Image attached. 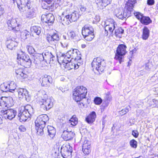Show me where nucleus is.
I'll return each instance as SVG.
<instances>
[{"instance_id": "nucleus-1", "label": "nucleus", "mask_w": 158, "mask_h": 158, "mask_svg": "<svg viewBox=\"0 0 158 158\" xmlns=\"http://www.w3.org/2000/svg\"><path fill=\"white\" fill-rule=\"evenodd\" d=\"M49 120V118L46 114H42L39 116L35 120V123L37 134L40 135L44 133L46 123Z\"/></svg>"}, {"instance_id": "nucleus-2", "label": "nucleus", "mask_w": 158, "mask_h": 158, "mask_svg": "<svg viewBox=\"0 0 158 158\" xmlns=\"http://www.w3.org/2000/svg\"><path fill=\"white\" fill-rule=\"evenodd\" d=\"M87 93L86 89L82 86L77 87L73 92V98L76 102H79L80 107L84 106L83 103L80 102L85 97Z\"/></svg>"}, {"instance_id": "nucleus-3", "label": "nucleus", "mask_w": 158, "mask_h": 158, "mask_svg": "<svg viewBox=\"0 0 158 158\" xmlns=\"http://www.w3.org/2000/svg\"><path fill=\"white\" fill-rule=\"evenodd\" d=\"M23 109H21L19 111L18 115L21 122L26 121L34 113L33 109L31 105H28L23 107Z\"/></svg>"}, {"instance_id": "nucleus-4", "label": "nucleus", "mask_w": 158, "mask_h": 158, "mask_svg": "<svg viewBox=\"0 0 158 158\" xmlns=\"http://www.w3.org/2000/svg\"><path fill=\"white\" fill-rule=\"evenodd\" d=\"M91 65L93 69H95L99 72H102L105 69L106 63L104 60L97 57L94 59Z\"/></svg>"}, {"instance_id": "nucleus-5", "label": "nucleus", "mask_w": 158, "mask_h": 158, "mask_svg": "<svg viewBox=\"0 0 158 158\" xmlns=\"http://www.w3.org/2000/svg\"><path fill=\"white\" fill-rule=\"evenodd\" d=\"M126 48L127 46L125 45L120 44L118 45L117 48L114 58L118 60L120 64H121L123 57L127 52Z\"/></svg>"}, {"instance_id": "nucleus-6", "label": "nucleus", "mask_w": 158, "mask_h": 158, "mask_svg": "<svg viewBox=\"0 0 158 158\" xmlns=\"http://www.w3.org/2000/svg\"><path fill=\"white\" fill-rule=\"evenodd\" d=\"M40 61L44 60L47 63H52L56 57L51 52L45 51L42 54H38Z\"/></svg>"}, {"instance_id": "nucleus-7", "label": "nucleus", "mask_w": 158, "mask_h": 158, "mask_svg": "<svg viewBox=\"0 0 158 158\" xmlns=\"http://www.w3.org/2000/svg\"><path fill=\"white\" fill-rule=\"evenodd\" d=\"M72 151V148L69 145H63L61 147L60 153L64 158H71Z\"/></svg>"}, {"instance_id": "nucleus-8", "label": "nucleus", "mask_w": 158, "mask_h": 158, "mask_svg": "<svg viewBox=\"0 0 158 158\" xmlns=\"http://www.w3.org/2000/svg\"><path fill=\"white\" fill-rule=\"evenodd\" d=\"M46 39L47 41L52 45L56 46L59 43L60 37L59 35L54 33L52 35L48 34Z\"/></svg>"}, {"instance_id": "nucleus-9", "label": "nucleus", "mask_w": 158, "mask_h": 158, "mask_svg": "<svg viewBox=\"0 0 158 158\" xmlns=\"http://www.w3.org/2000/svg\"><path fill=\"white\" fill-rule=\"evenodd\" d=\"M1 113L5 118H7L11 120L15 117L17 112L13 109H8L5 110H2Z\"/></svg>"}, {"instance_id": "nucleus-10", "label": "nucleus", "mask_w": 158, "mask_h": 158, "mask_svg": "<svg viewBox=\"0 0 158 158\" xmlns=\"http://www.w3.org/2000/svg\"><path fill=\"white\" fill-rule=\"evenodd\" d=\"M115 15L117 17L121 19L127 18L131 16V13L127 10L125 11L122 9H116L115 11Z\"/></svg>"}, {"instance_id": "nucleus-11", "label": "nucleus", "mask_w": 158, "mask_h": 158, "mask_svg": "<svg viewBox=\"0 0 158 158\" xmlns=\"http://www.w3.org/2000/svg\"><path fill=\"white\" fill-rule=\"evenodd\" d=\"M40 103L41 107L44 110H47L51 108L53 106V99L50 98L44 100L43 99Z\"/></svg>"}, {"instance_id": "nucleus-12", "label": "nucleus", "mask_w": 158, "mask_h": 158, "mask_svg": "<svg viewBox=\"0 0 158 158\" xmlns=\"http://www.w3.org/2000/svg\"><path fill=\"white\" fill-rule=\"evenodd\" d=\"M7 24L9 29L10 30H13L15 31H19V27L20 25L17 23V21L16 19H12L8 20Z\"/></svg>"}, {"instance_id": "nucleus-13", "label": "nucleus", "mask_w": 158, "mask_h": 158, "mask_svg": "<svg viewBox=\"0 0 158 158\" xmlns=\"http://www.w3.org/2000/svg\"><path fill=\"white\" fill-rule=\"evenodd\" d=\"M19 96L20 98H24L27 102H29L31 99L30 95L28 94L26 89L19 88L18 89Z\"/></svg>"}, {"instance_id": "nucleus-14", "label": "nucleus", "mask_w": 158, "mask_h": 158, "mask_svg": "<svg viewBox=\"0 0 158 158\" xmlns=\"http://www.w3.org/2000/svg\"><path fill=\"white\" fill-rule=\"evenodd\" d=\"M54 17L52 14L49 13L43 14L41 16V20L44 22L48 24L49 25L52 24L54 21Z\"/></svg>"}, {"instance_id": "nucleus-15", "label": "nucleus", "mask_w": 158, "mask_h": 158, "mask_svg": "<svg viewBox=\"0 0 158 158\" xmlns=\"http://www.w3.org/2000/svg\"><path fill=\"white\" fill-rule=\"evenodd\" d=\"M67 10L63 12L61 16L60 17V22L62 23L64 25H68L70 23H71L70 20V17L69 14L67 13Z\"/></svg>"}, {"instance_id": "nucleus-16", "label": "nucleus", "mask_w": 158, "mask_h": 158, "mask_svg": "<svg viewBox=\"0 0 158 158\" xmlns=\"http://www.w3.org/2000/svg\"><path fill=\"white\" fill-rule=\"evenodd\" d=\"M77 52L79 53V51L77 49H72L66 53L67 57H68V61H71L77 56Z\"/></svg>"}, {"instance_id": "nucleus-17", "label": "nucleus", "mask_w": 158, "mask_h": 158, "mask_svg": "<svg viewBox=\"0 0 158 158\" xmlns=\"http://www.w3.org/2000/svg\"><path fill=\"white\" fill-rule=\"evenodd\" d=\"M75 134L71 131H64L61 135L62 138L65 141L69 140L72 139Z\"/></svg>"}, {"instance_id": "nucleus-18", "label": "nucleus", "mask_w": 158, "mask_h": 158, "mask_svg": "<svg viewBox=\"0 0 158 158\" xmlns=\"http://www.w3.org/2000/svg\"><path fill=\"white\" fill-rule=\"evenodd\" d=\"M57 58L58 62L59 63L65 64L68 61V57H67L66 53L64 54L60 52L58 54H57Z\"/></svg>"}, {"instance_id": "nucleus-19", "label": "nucleus", "mask_w": 158, "mask_h": 158, "mask_svg": "<svg viewBox=\"0 0 158 158\" xmlns=\"http://www.w3.org/2000/svg\"><path fill=\"white\" fill-rule=\"evenodd\" d=\"M111 1V0H96V3L100 9H102L110 4Z\"/></svg>"}, {"instance_id": "nucleus-20", "label": "nucleus", "mask_w": 158, "mask_h": 158, "mask_svg": "<svg viewBox=\"0 0 158 158\" xmlns=\"http://www.w3.org/2000/svg\"><path fill=\"white\" fill-rule=\"evenodd\" d=\"M18 64L27 68L29 67L31 64L32 61L30 59L29 56V58H26L25 59H21L18 61Z\"/></svg>"}, {"instance_id": "nucleus-21", "label": "nucleus", "mask_w": 158, "mask_h": 158, "mask_svg": "<svg viewBox=\"0 0 158 158\" xmlns=\"http://www.w3.org/2000/svg\"><path fill=\"white\" fill-rule=\"evenodd\" d=\"M136 0H128L125 4V8L131 12L133 10L134 4Z\"/></svg>"}, {"instance_id": "nucleus-22", "label": "nucleus", "mask_w": 158, "mask_h": 158, "mask_svg": "<svg viewBox=\"0 0 158 158\" xmlns=\"http://www.w3.org/2000/svg\"><path fill=\"white\" fill-rule=\"evenodd\" d=\"M16 4H17V6L20 11H21L22 10V8L20 7V4L24 5H26V7L30 8V2L29 0H15Z\"/></svg>"}, {"instance_id": "nucleus-23", "label": "nucleus", "mask_w": 158, "mask_h": 158, "mask_svg": "<svg viewBox=\"0 0 158 158\" xmlns=\"http://www.w3.org/2000/svg\"><path fill=\"white\" fill-rule=\"evenodd\" d=\"M89 141H85L82 146V151L85 155H88L90 152V145Z\"/></svg>"}, {"instance_id": "nucleus-24", "label": "nucleus", "mask_w": 158, "mask_h": 158, "mask_svg": "<svg viewBox=\"0 0 158 158\" xmlns=\"http://www.w3.org/2000/svg\"><path fill=\"white\" fill-rule=\"evenodd\" d=\"M141 37L143 40H147L149 36L150 30L146 26H144L142 30Z\"/></svg>"}, {"instance_id": "nucleus-25", "label": "nucleus", "mask_w": 158, "mask_h": 158, "mask_svg": "<svg viewBox=\"0 0 158 158\" xmlns=\"http://www.w3.org/2000/svg\"><path fill=\"white\" fill-rule=\"evenodd\" d=\"M96 117V113L92 111L85 119V121L89 124H92L95 121Z\"/></svg>"}, {"instance_id": "nucleus-26", "label": "nucleus", "mask_w": 158, "mask_h": 158, "mask_svg": "<svg viewBox=\"0 0 158 158\" xmlns=\"http://www.w3.org/2000/svg\"><path fill=\"white\" fill-rule=\"evenodd\" d=\"M42 85L44 86H48L50 84L52 83V78L50 76H44L42 79Z\"/></svg>"}, {"instance_id": "nucleus-27", "label": "nucleus", "mask_w": 158, "mask_h": 158, "mask_svg": "<svg viewBox=\"0 0 158 158\" xmlns=\"http://www.w3.org/2000/svg\"><path fill=\"white\" fill-rule=\"evenodd\" d=\"M117 24L116 23L114 22L113 23H111L109 25H107L105 27V31L108 33V31L109 30L111 34L113 33L114 30L116 28Z\"/></svg>"}, {"instance_id": "nucleus-28", "label": "nucleus", "mask_w": 158, "mask_h": 158, "mask_svg": "<svg viewBox=\"0 0 158 158\" xmlns=\"http://www.w3.org/2000/svg\"><path fill=\"white\" fill-rule=\"evenodd\" d=\"M63 65L65 68L69 70L73 69H76L78 68L79 65H76V63H72L70 61H67L65 64H63Z\"/></svg>"}, {"instance_id": "nucleus-29", "label": "nucleus", "mask_w": 158, "mask_h": 158, "mask_svg": "<svg viewBox=\"0 0 158 158\" xmlns=\"http://www.w3.org/2000/svg\"><path fill=\"white\" fill-rule=\"evenodd\" d=\"M93 28L91 27H89L87 25H85L82 28V34L83 36H86L91 32H93Z\"/></svg>"}, {"instance_id": "nucleus-30", "label": "nucleus", "mask_w": 158, "mask_h": 158, "mask_svg": "<svg viewBox=\"0 0 158 158\" xmlns=\"http://www.w3.org/2000/svg\"><path fill=\"white\" fill-rule=\"evenodd\" d=\"M7 47L10 50H12L14 48L17 46L18 43L12 40H8L6 41Z\"/></svg>"}, {"instance_id": "nucleus-31", "label": "nucleus", "mask_w": 158, "mask_h": 158, "mask_svg": "<svg viewBox=\"0 0 158 158\" xmlns=\"http://www.w3.org/2000/svg\"><path fill=\"white\" fill-rule=\"evenodd\" d=\"M69 15L71 22L77 21L80 16L78 12L76 11H75L72 13L69 14Z\"/></svg>"}, {"instance_id": "nucleus-32", "label": "nucleus", "mask_w": 158, "mask_h": 158, "mask_svg": "<svg viewBox=\"0 0 158 158\" xmlns=\"http://www.w3.org/2000/svg\"><path fill=\"white\" fill-rule=\"evenodd\" d=\"M47 129L49 135L50 137L53 138L56 134V131L55 129L53 127L48 126L47 127Z\"/></svg>"}, {"instance_id": "nucleus-33", "label": "nucleus", "mask_w": 158, "mask_h": 158, "mask_svg": "<svg viewBox=\"0 0 158 158\" xmlns=\"http://www.w3.org/2000/svg\"><path fill=\"white\" fill-rule=\"evenodd\" d=\"M31 32L35 33L37 35H39L41 31V28L38 26H34L31 27Z\"/></svg>"}, {"instance_id": "nucleus-34", "label": "nucleus", "mask_w": 158, "mask_h": 158, "mask_svg": "<svg viewBox=\"0 0 158 158\" xmlns=\"http://www.w3.org/2000/svg\"><path fill=\"white\" fill-rule=\"evenodd\" d=\"M140 22L144 25H148L152 23V21L149 17L143 16L140 20Z\"/></svg>"}, {"instance_id": "nucleus-35", "label": "nucleus", "mask_w": 158, "mask_h": 158, "mask_svg": "<svg viewBox=\"0 0 158 158\" xmlns=\"http://www.w3.org/2000/svg\"><path fill=\"white\" fill-rule=\"evenodd\" d=\"M28 10L26 13V16L27 18H31L35 16V9L32 7L30 6V8H27Z\"/></svg>"}, {"instance_id": "nucleus-36", "label": "nucleus", "mask_w": 158, "mask_h": 158, "mask_svg": "<svg viewBox=\"0 0 158 158\" xmlns=\"http://www.w3.org/2000/svg\"><path fill=\"white\" fill-rule=\"evenodd\" d=\"M8 84L9 92L11 93H13L15 91L17 92L18 89H16V85L13 81H11L10 83Z\"/></svg>"}, {"instance_id": "nucleus-37", "label": "nucleus", "mask_w": 158, "mask_h": 158, "mask_svg": "<svg viewBox=\"0 0 158 158\" xmlns=\"http://www.w3.org/2000/svg\"><path fill=\"white\" fill-rule=\"evenodd\" d=\"M26 58H29V56L26 55L24 52L22 51H20L17 54V59L18 61L21 59H25Z\"/></svg>"}, {"instance_id": "nucleus-38", "label": "nucleus", "mask_w": 158, "mask_h": 158, "mask_svg": "<svg viewBox=\"0 0 158 158\" xmlns=\"http://www.w3.org/2000/svg\"><path fill=\"white\" fill-rule=\"evenodd\" d=\"M42 1L49 5L48 6H47V8H46V9L52 10L54 8V0H42Z\"/></svg>"}, {"instance_id": "nucleus-39", "label": "nucleus", "mask_w": 158, "mask_h": 158, "mask_svg": "<svg viewBox=\"0 0 158 158\" xmlns=\"http://www.w3.org/2000/svg\"><path fill=\"white\" fill-rule=\"evenodd\" d=\"M0 89L3 92L9 91L8 84L3 83L1 84L0 85Z\"/></svg>"}, {"instance_id": "nucleus-40", "label": "nucleus", "mask_w": 158, "mask_h": 158, "mask_svg": "<svg viewBox=\"0 0 158 158\" xmlns=\"http://www.w3.org/2000/svg\"><path fill=\"white\" fill-rule=\"evenodd\" d=\"M15 72L17 75H19L21 77L24 78H25L26 77V74L23 73V70L22 69H16L15 70Z\"/></svg>"}, {"instance_id": "nucleus-41", "label": "nucleus", "mask_w": 158, "mask_h": 158, "mask_svg": "<svg viewBox=\"0 0 158 158\" xmlns=\"http://www.w3.org/2000/svg\"><path fill=\"white\" fill-rule=\"evenodd\" d=\"M114 34L116 36H119V35L123 33L124 31L121 27H118L117 29H115Z\"/></svg>"}, {"instance_id": "nucleus-42", "label": "nucleus", "mask_w": 158, "mask_h": 158, "mask_svg": "<svg viewBox=\"0 0 158 158\" xmlns=\"http://www.w3.org/2000/svg\"><path fill=\"white\" fill-rule=\"evenodd\" d=\"M83 37L86 40L89 41H90L92 40L94 37V32H91L87 35L86 36H84Z\"/></svg>"}, {"instance_id": "nucleus-43", "label": "nucleus", "mask_w": 158, "mask_h": 158, "mask_svg": "<svg viewBox=\"0 0 158 158\" xmlns=\"http://www.w3.org/2000/svg\"><path fill=\"white\" fill-rule=\"evenodd\" d=\"M5 102L6 105H7L6 107L10 106L12 104L13 102L12 98L10 97H5Z\"/></svg>"}, {"instance_id": "nucleus-44", "label": "nucleus", "mask_w": 158, "mask_h": 158, "mask_svg": "<svg viewBox=\"0 0 158 158\" xmlns=\"http://www.w3.org/2000/svg\"><path fill=\"white\" fill-rule=\"evenodd\" d=\"M26 48L28 52L30 54H34L35 52L34 48L31 46L27 45Z\"/></svg>"}, {"instance_id": "nucleus-45", "label": "nucleus", "mask_w": 158, "mask_h": 158, "mask_svg": "<svg viewBox=\"0 0 158 158\" xmlns=\"http://www.w3.org/2000/svg\"><path fill=\"white\" fill-rule=\"evenodd\" d=\"M29 32L26 30L24 31L21 33V36L24 40L27 39L29 36Z\"/></svg>"}, {"instance_id": "nucleus-46", "label": "nucleus", "mask_w": 158, "mask_h": 158, "mask_svg": "<svg viewBox=\"0 0 158 158\" xmlns=\"http://www.w3.org/2000/svg\"><path fill=\"white\" fill-rule=\"evenodd\" d=\"M151 80L152 82H154L155 83H158V73H155L154 76H152L151 78Z\"/></svg>"}, {"instance_id": "nucleus-47", "label": "nucleus", "mask_w": 158, "mask_h": 158, "mask_svg": "<svg viewBox=\"0 0 158 158\" xmlns=\"http://www.w3.org/2000/svg\"><path fill=\"white\" fill-rule=\"evenodd\" d=\"M102 102V99L100 97H95L94 99V102L95 104L97 105H99L101 104Z\"/></svg>"}, {"instance_id": "nucleus-48", "label": "nucleus", "mask_w": 158, "mask_h": 158, "mask_svg": "<svg viewBox=\"0 0 158 158\" xmlns=\"http://www.w3.org/2000/svg\"><path fill=\"white\" fill-rule=\"evenodd\" d=\"M69 121L71 125L73 126L76 125L78 123L77 119L76 118H71Z\"/></svg>"}, {"instance_id": "nucleus-49", "label": "nucleus", "mask_w": 158, "mask_h": 158, "mask_svg": "<svg viewBox=\"0 0 158 158\" xmlns=\"http://www.w3.org/2000/svg\"><path fill=\"white\" fill-rule=\"evenodd\" d=\"M130 144L132 148H136L137 145V142L135 139H133L130 142Z\"/></svg>"}, {"instance_id": "nucleus-50", "label": "nucleus", "mask_w": 158, "mask_h": 158, "mask_svg": "<svg viewBox=\"0 0 158 158\" xmlns=\"http://www.w3.org/2000/svg\"><path fill=\"white\" fill-rule=\"evenodd\" d=\"M134 15L140 21L141 18L143 16V14L139 12H135L134 13Z\"/></svg>"}, {"instance_id": "nucleus-51", "label": "nucleus", "mask_w": 158, "mask_h": 158, "mask_svg": "<svg viewBox=\"0 0 158 158\" xmlns=\"http://www.w3.org/2000/svg\"><path fill=\"white\" fill-rule=\"evenodd\" d=\"M68 35L71 39H76L77 35L74 31H70L68 33Z\"/></svg>"}, {"instance_id": "nucleus-52", "label": "nucleus", "mask_w": 158, "mask_h": 158, "mask_svg": "<svg viewBox=\"0 0 158 158\" xmlns=\"http://www.w3.org/2000/svg\"><path fill=\"white\" fill-rule=\"evenodd\" d=\"M80 10L81 11V12H82V13H84V12H85V11H86L89 13L90 12V11L89 10H87L86 8L84 5H80Z\"/></svg>"}, {"instance_id": "nucleus-53", "label": "nucleus", "mask_w": 158, "mask_h": 158, "mask_svg": "<svg viewBox=\"0 0 158 158\" xmlns=\"http://www.w3.org/2000/svg\"><path fill=\"white\" fill-rule=\"evenodd\" d=\"M2 102L0 104V106L2 107V108H4V107H6L7 105H6V102H5V97H2Z\"/></svg>"}, {"instance_id": "nucleus-54", "label": "nucleus", "mask_w": 158, "mask_h": 158, "mask_svg": "<svg viewBox=\"0 0 158 158\" xmlns=\"http://www.w3.org/2000/svg\"><path fill=\"white\" fill-rule=\"evenodd\" d=\"M19 131L21 132H25L26 130V128L24 125H21L19 127Z\"/></svg>"}, {"instance_id": "nucleus-55", "label": "nucleus", "mask_w": 158, "mask_h": 158, "mask_svg": "<svg viewBox=\"0 0 158 158\" xmlns=\"http://www.w3.org/2000/svg\"><path fill=\"white\" fill-rule=\"evenodd\" d=\"M150 102L152 104L153 103V106H152V107H153L155 106H156L157 104L158 101L155 99H153L152 100V101ZM150 104H151L150 106H152V104L151 103H150Z\"/></svg>"}, {"instance_id": "nucleus-56", "label": "nucleus", "mask_w": 158, "mask_h": 158, "mask_svg": "<svg viewBox=\"0 0 158 158\" xmlns=\"http://www.w3.org/2000/svg\"><path fill=\"white\" fill-rule=\"evenodd\" d=\"M81 59V55L80 54V53H79L77 52V56L76 57L73 59L75 61H78L80 60Z\"/></svg>"}, {"instance_id": "nucleus-57", "label": "nucleus", "mask_w": 158, "mask_h": 158, "mask_svg": "<svg viewBox=\"0 0 158 158\" xmlns=\"http://www.w3.org/2000/svg\"><path fill=\"white\" fill-rule=\"evenodd\" d=\"M132 135L135 137L137 138L138 136L139 133L137 130H133L132 132Z\"/></svg>"}, {"instance_id": "nucleus-58", "label": "nucleus", "mask_w": 158, "mask_h": 158, "mask_svg": "<svg viewBox=\"0 0 158 158\" xmlns=\"http://www.w3.org/2000/svg\"><path fill=\"white\" fill-rule=\"evenodd\" d=\"M155 3L154 0H148L147 1V4L150 6L153 5Z\"/></svg>"}, {"instance_id": "nucleus-59", "label": "nucleus", "mask_w": 158, "mask_h": 158, "mask_svg": "<svg viewBox=\"0 0 158 158\" xmlns=\"http://www.w3.org/2000/svg\"><path fill=\"white\" fill-rule=\"evenodd\" d=\"M4 8L0 6V17L4 13Z\"/></svg>"}, {"instance_id": "nucleus-60", "label": "nucleus", "mask_w": 158, "mask_h": 158, "mask_svg": "<svg viewBox=\"0 0 158 158\" xmlns=\"http://www.w3.org/2000/svg\"><path fill=\"white\" fill-rule=\"evenodd\" d=\"M127 112L124 109H123L119 111V114L121 115H123L126 114Z\"/></svg>"}, {"instance_id": "nucleus-61", "label": "nucleus", "mask_w": 158, "mask_h": 158, "mask_svg": "<svg viewBox=\"0 0 158 158\" xmlns=\"http://www.w3.org/2000/svg\"><path fill=\"white\" fill-rule=\"evenodd\" d=\"M149 64L148 63L145 64V69L147 70V71H149L150 70L149 68Z\"/></svg>"}, {"instance_id": "nucleus-62", "label": "nucleus", "mask_w": 158, "mask_h": 158, "mask_svg": "<svg viewBox=\"0 0 158 158\" xmlns=\"http://www.w3.org/2000/svg\"><path fill=\"white\" fill-rule=\"evenodd\" d=\"M61 44L62 47L63 48L67 47L68 46V44H64V45L62 43H61Z\"/></svg>"}, {"instance_id": "nucleus-63", "label": "nucleus", "mask_w": 158, "mask_h": 158, "mask_svg": "<svg viewBox=\"0 0 158 158\" xmlns=\"http://www.w3.org/2000/svg\"><path fill=\"white\" fill-rule=\"evenodd\" d=\"M136 50L135 48L134 49H133L132 51H131L130 52V53L131 54H132L133 53L136 52Z\"/></svg>"}, {"instance_id": "nucleus-64", "label": "nucleus", "mask_w": 158, "mask_h": 158, "mask_svg": "<svg viewBox=\"0 0 158 158\" xmlns=\"http://www.w3.org/2000/svg\"><path fill=\"white\" fill-rule=\"evenodd\" d=\"M130 107L129 106H128L126 108L124 109L127 112H128L129 111V108H130Z\"/></svg>"}]
</instances>
